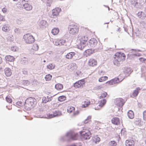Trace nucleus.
<instances>
[{
  "label": "nucleus",
  "instance_id": "obj_1",
  "mask_svg": "<svg viewBox=\"0 0 146 146\" xmlns=\"http://www.w3.org/2000/svg\"><path fill=\"white\" fill-rule=\"evenodd\" d=\"M125 55L124 53L121 52L116 53L113 56V63L114 65H119V62L125 60Z\"/></svg>",
  "mask_w": 146,
  "mask_h": 146
},
{
  "label": "nucleus",
  "instance_id": "obj_2",
  "mask_svg": "<svg viewBox=\"0 0 146 146\" xmlns=\"http://www.w3.org/2000/svg\"><path fill=\"white\" fill-rule=\"evenodd\" d=\"M25 107L28 110L34 106L36 103V100L34 98L30 97L28 98L25 102Z\"/></svg>",
  "mask_w": 146,
  "mask_h": 146
},
{
  "label": "nucleus",
  "instance_id": "obj_3",
  "mask_svg": "<svg viewBox=\"0 0 146 146\" xmlns=\"http://www.w3.org/2000/svg\"><path fill=\"white\" fill-rule=\"evenodd\" d=\"M24 41L27 43L32 44L35 41L34 37L31 34L27 33L23 36Z\"/></svg>",
  "mask_w": 146,
  "mask_h": 146
},
{
  "label": "nucleus",
  "instance_id": "obj_4",
  "mask_svg": "<svg viewBox=\"0 0 146 146\" xmlns=\"http://www.w3.org/2000/svg\"><path fill=\"white\" fill-rule=\"evenodd\" d=\"M78 134L75 133L74 131H71L68 132L66 135V137L69 139L68 141L70 140H76L78 139Z\"/></svg>",
  "mask_w": 146,
  "mask_h": 146
},
{
  "label": "nucleus",
  "instance_id": "obj_5",
  "mask_svg": "<svg viewBox=\"0 0 146 146\" xmlns=\"http://www.w3.org/2000/svg\"><path fill=\"white\" fill-rule=\"evenodd\" d=\"M80 133L81 135L82 138L84 139H89L91 137V134L90 132L88 130L81 131L80 132Z\"/></svg>",
  "mask_w": 146,
  "mask_h": 146
},
{
  "label": "nucleus",
  "instance_id": "obj_6",
  "mask_svg": "<svg viewBox=\"0 0 146 146\" xmlns=\"http://www.w3.org/2000/svg\"><path fill=\"white\" fill-rule=\"evenodd\" d=\"M68 29L70 33L72 35L76 34L78 31L77 26L75 25H70Z\"/></svg>",
  "mask_w": 146,
  "mask_h": 146
},
{
  "label": "nucleus",
  "instance_id": "obj_7",
  "mask_svg": "<svg viewBox=\"0 0 146 146\" xmlns=\"http://www.w3.org/2000/svg\"><path fill=\"white\" fill-rule=\"evenodd\" d=\"M61 112L59 111H55L52 113H48L47 114V118L50 119L55 117H58L61 115Z\"/></svg>",
  "mask_w": 146,
  "mask_h": 146
},
{
  "label": "nucleus",
  "instance_id": "obj_8",
  "mask_svg": "<svg viewBox=\"0 0 146 146\" xmlns=\"http://www.w3.org/2000/svg\"><path fill=\"white\" fill-rule=\"evenodd\" d=\"M114 102L116 105L121 107L123 106L125 103L124 100L121 98L116 99Z\"/></svg>",
  "mask_w": 146,
  "mask_h": 146
},
{
  "label": "nucleus",
  "instance_id": "obj_9",
  "mask_svg": "<svg viewBox=\"0 0 146 146\" xmlns=\"http://www.w3.org/2000/svg\"><path fill=\"white\" fill-rule=\"evenodd\" d=\"M131 3L132 6L135 7L140 8L141 7V4L139 3V0H131Z\"/></svg>",
  "mask_w": 146,
  "mask_h": 146
},
{
  "label": "nucleus",
  "instance_id": "obj_10",
  "mask_svg": "<svg viewBox=\"0 0 146 146\" xmlns=\"http://www.w3.org/2000/svg\"><path fill=\"white\" fill-rule=\"evenodd\" d=\"M85 83V81L84 79H82L76 82L74 84V87L76 88H79L82 87L83 85Z\"/></svg>",
  "mask_w": 146,
  "mask_h": 146
},
{
  "label": "nucleus",
  "instance_id": "obj_11",
  "mask_svg": "<svg viewBox=\"0 0 146 146\" xmlns=\"http://www.w3.org/2000/svg\"><path fill=\"white\" fill-rule=\"evenodd\" d=\"M97 40L94 38H92L89 41L88 45H89L91 47H95L97 45Z\"/></svg>",
  "mask_w": 146,
  "mask_h": 146
},
{
  "label": "nucleus",
  "instance_id": "obj_12",
  "mask_svg": "<svg viewBox=\"0 0 146 146\" xmlns=\"http://www.w3.org/2000/svg\"><path fill=\"white\" fill-rule=\"evenodd\" d=\"M88 65L90 66L94 67L97 65V61L95 59L91 58L88 61Z\"/></svg>",
  "mask_w": 146,
  "mask_h": 146
},
{
  "label": "nucleus",
  "instance_id": "obj_13",
  "mask_svg": "<svg viewBox=\"0 0 146 146\" xmlns=\"http://www.w3.org/2000/svg\"><path fill=\"white\" fill-rule=\"evenodd\" d=\"M122 80L120 81L118 78H115L107 82L106 83L110 85H113L119 83Z\"/></svg>",
  "mask_w": 146,
  "mask_h": 146
},
{
  "label": "nucleus",
  "instance_id": "obj_14",
  "mask_svg": "<svg viewBox=\"0 0 146 146\" xmlns=\"http://www.w3.org/2000/svg\"><path fill=\"white\" fill-rule=\"evenodd\" d=\"M61 9L57 7L52 10V14L53 16H57L58 15L59 13L61 11Z\"/></svg>",
  "mask_w": 146,
  "mask_h": 146
},
{
  "label": "nucleus",
  "instance_id": "obj_15",
  "mask_svg": "<svg viewBox=\"0 0 146 146\" xmlns=\"http://www.w3.org/2000/svg\"><path fill=\"white\" fill-rule=\"evenodd\" d=\"M86 42L80 41L78 45V48L81 50H82L86 47Z\"/></svg>",
  "mask_w": 146,
  "mask_h": 146
},
{
  "label": "nucleus",
  "instance_id": "obj_16",
  "mask_svg": "<svg viewBox=\"0 0 146 146\" xmlns=\"http://www.w3.org/2000/svg\"><path fill=\"white\" fill-rule=\"evenodd\" d=\"M23 7L24 9L27 11H30L33 8L32 6L28 3L23 4Z\"/></svg>",
  "mask_w": 146,
  "mask_h": 146
},
{
  "label": "nucleus",
  "instance_id": "obj_17",
  "mask_svg": "<svg viewBox=\"0 0 146 146\" xmlns=\"http://www.w3.org/2000/svg\"><path fill=\"white\" fill-rule=\"evenodd\" d=\"M52 97H43L42 98V101L43 103H46V102L51 101L52 99Z\"/></svg>",
  "mask_w": 146,
  "mask_h": 146
},
{
  "label": "nucleus",
  "instance_id": "obj_18",
  "mask_svg": "<svg viewBox=\"0 0 146 146\" xmlns=\"http://www.w3.org/2000/svg\"><path fill=\"white\" fill-rule=\"evenodd\" d=\"M135 144L134 141L132 140H127L125 141L126 146H133Z\"/></svg>",
  "mask_w": 146,
  "mask_h": 146
},
{
  "label": "nucleus",
  "instance_id": "obj_19",
  "mask_svg": "<svg viewBox=\"0 0 146 146\" xmlns=\"http://www.w3.org/2000/svg\"><path fill=\"white\" fill-rule=\"evenodd\" d=\"M5 58L7 62H13L15 60L14 57L10 55L6 56Z\"/></svg>",
  "mask_w": 146,
  "mask_h": 146
},
{
  "label": "nucleus",
  "instance_id": "obj_20",
  "mask_svg": "<svg viewBox=\"0 0 146 146\" xmlns=\"http://www.w3.org/2000/svg\"><path fill=\"white\" fill-rule=\"evenodd\" d=\"M4 71L5 75L7 76H10L12 74L11 69L9 68H6L4 70Z\"/></svg>",
  "mask_w": 146,
  "mask_h": 146
},
{
  "label": "nucleus",
  "instance_id": "obj_21",
  "mask_svg": "<svg viewBox=\"0 0 146 146\" xmlns=\"http://www.w3.org/2000/svg\"><path fill=\"white\" fill-rule=\"evenodd\" d=\"M10 25L7 24L3 26L2 28V30L6 32H9L10 30Z\"/></svg>",
  "mask_w": 146,
  "mask_h": 146
},
{
  "label": "nucleus",
  "instance_id": "obj_22",
  "mask_svg": "<svg viewBox=\"0 0 146 146\" xmlns=\"http://www.w3.org/2000/svg\"><path fill=\"white\" fill-rule=\"evenodd\" d=\"M131 72V69L130 68H125L124 73L126 76H128Z\"/></svg>",
  "mask_w": 146,
  "mask_h": 146
},
{
  "label": "nucleus",
  "instance_id": "obj_23",
  "mask_svg": "<svg viewBox=\"0 0 146 146\" xmlns=\"http://www.w3.org/2000/svg\"><path fill=\"white\" fill-rule=\"evenodd\" d=\"M39 24V26L41 27H46L47 25L46 21L44 20L40 21Z\"/></svg>",
  "mask_w": 146,
  "mask_h": 146
},
{
  "label": "nucleus",
  "instance_id": "obj_24",
  "mask_svg": "<svg viewBox=\"0 0 146 146\" xmlns=\"http://www.w3.org/2000/svg\"><path fill=\"white\" fill-rule=\"evenodd\" d=\"M111 122L113 124L117 125L119 123V119L117 117H113L111 119Z\"/></svg>",
  "mask_w": 146,
  "mask_h": 146
},
{
  "label": "nucleus",
  "instance_id": "obj_25",
  "mask_svg": "<svg viewBox=\"0 0 146 146\" xmlns=\"http://www.w3.org/2000/svg\"><path fill=\"white\" fill-rule=\"evenodd\" d=\"M78 39H79L80 41L86 42L88 40L87 36L86 37L85 36H82L81 37H78Z\"/></svg>",
  "mask_w": 146,
  "mask_h": 146
},
{
  "label": "nucleus",
  "instance_id": "obj_26",
  "mask_svg": "<svg viewBox=\"0 0 146 146\" xmlns=\"http://www.w3.org/2000/svg\"><path fill=\"white\" fill-rule=\"evenodd\" d=\"M75 53L74 52H71L68 53L66 55V58L68 59H71L74 56Z\"/></svg>",
  "mask_w": 146,
  "mask_h": 146
},
{
  "label": "nucleus",
  "instance_id": "obj_27",
  "mask_svg": "<svg viewBox=\"0 0 146 146\" xmlns=\"http://www.w3.org/2000/svg\"><path fill=\"white\" fill-rule=\"evenodd\" d=\"M94 50L92 49H88L85 50V52L86 53V55L87 56H88L90 55L91 54H92L94 52Z\"/></svg>",
  "mask_w": 146,
  "mask_h": 146
},
{
  "label": "nucleus",
  "instance_id": "obj_28",
  "mask_svg": "<svg viewBox=\"0 0 146 146\" xmlns=\"http://www.w3.org/2000/svg\"><path fill=\"white\" fill-rule=\"evenodd\" d=\"M99 102L98 106L101 108L105 105L106 102V100L105 99H102Z\"/></svg>",
  "mask_w": 146,
  "mask_h": 146
},
{
  "label": "nucleus",
  "instance_id": "obj_29",
  "mask_svg": "<svg viewBox=\"0 0 146 146\" xmlns=\"http://www.w3.org/2000/svg\"><path fill=\"white\" fill-rule=\"evenodd\" d=\"M127 115L129 118L132 119L134 118V114L132 111L129 110L127 112Z\"/></svg>",
  "mask_w": 146,
  "mask_h": 146
},
{
  "label": "nucleus",
  "instance_id": "obj_30",
  "mask_svg": "<svg viewBox=\"0 0 146 146\" xmlns=\"http://www.w3.org/2000/svg\"><path fill=\"white\" fill-rule=\"evenodd\" d=\"M93 142L96 143H98L100 140V138L98 136H94L93 138Z\"/></svg>",
  "mask_w": 146,
  "mask_h": 146
},
{
  "label": "nucleus",
  "instance_id": "obj_31",
  "mask_svg": "<svg viewBox=\"0 0 146 146\" xmlns=\"http://www.w3.org/2000/svg\"><path fill=\"white\" fill-rule=\"evenodd\" d=\"M20 62L23 64H26L28 63V59L26 58L23 57L21 59Z\"/></svg>",
  "mask_w": 146,
  "mask_h": 146
},
{
  "label": "nucleus",
  "instance_id": "obj_32",
  "mask_svg": "<svg viewBox=\"0 0 146 146\" xmlns=\"http://www.w3.org/2000/svg\"><path fill=\"white\" fill-rule=\"evenodd\" d=\"M55 88L58 90H62L63 88L62 85L60 84H58L55 85Z\"/></svg>",
  "mask_w": 146,
  "mask_h": 146
},
{
  "label": "nucleus",
  "instance_id": "obj_33",
  "mask_svg": "<svg viewBox=\"0 0 146 146\" xmlns=\"http://www.w3.org/2000/svg\"><path fill=\"white\" fill-rule=\"evenodd\" d=\"M55 67V64L53 63H50L46 66V67L48 69L50 70L54 69Z\"/></svg>",
  "mask_w": 146,
  "mask_h": 146
},
{
  "label": "nucleus",
  "instance_id": "obj_34",
  "mask_svg": "<svg viewBox=\"0 0 146 146\" xmlns=\"http://www.w3.org/2000/svg\"><path fill=\"white\" fill-rule=\"evenodd\" d=\"M140 90V89L139 88H137L135 90L133 93V95L134 97L137 96L139 92V91Z\"/></svg>",
  "mask_w": 146,
  "mask_h": 146
},
{
  "label": "nucleus",
  "instance_id": "obj_35",
  "mask_svg": "<svg viewBox=\"0 0 146 146\" xmlns=\"http://www.w3.org/2000/svg\"><path fill=\"white\" fill-rule=\"evenodd\" d=\"M59 32V29L58 28H54L52 30V33L54 35L57 34Z\"/></svg>",
  "mask_w": 146,
  "mask_h": 146
},
{
  "label": "nucleus",
  "instance_id": "obj_36",
  "mask_svg": "<svg viewBox=\"0 0 146 146\" xmlns=\"http://www.w3.org/2000/svg\"><path fill=\"white\" fill-rule=\"evenodd\" d=\"M75 110V108L73 107L69 106L67 109V111L68 113H71L74 111Z\"/></svg>",
  "mask_w": 146,
  "mask_h": 146
},
{
  "label": "nucleus",
  "instance_id": "obj_37",
  "mask_svg": "<svg viewBox=\"0 0 146 146\" xmlns=\"http://www.w3.org/2000/svg\"><path fill=\"white\" fill-rule=\"evenodd\" d=\"M90 104V102L87 100L86 101H85L83 104L82 105V107L83 108H85L88 106Z\"/></svg>",
  "mask_w": 146,
  "mask_h": 146
},
{
  "label": "nucleus",
  "instance_id": "obj_38",
  "mask_svg": "<svg viewBox=\"0 0 146 146\" xmlns=\"http://www.w3.org/2000/svg\"><path fill=\"white\" fill-rule=\"evenodd\" d=\"M66 99V97L64 96H60L58 98V100L60 102H62Z\"/></svg>",
  "mask_w": 146,
  "mask_h": 146
},
{
  "label": "nucleus",
  "instance_id": "obj_39",
  "mask_svg": "<svg viewBox=\"0 0 146 146\" xmlns=\"http://www.w3.org/2000/svg\"><path fill=\"white\" fill-rule=\"evenodd\" d=\"M52 77V75L49 74L46 76L45 78L46 81H49L51 79Z\"/></svg>",
  "mask_w": 146,
  "mask_h": 146
},
{
  "label": "nucleus",
  "instance_id": "obj_40",
  "mask_svg": "<svg viewBox=\"0 0 146 146\" xmlns=\"http://www.w3.org/2000/svg\"><path fill=\"white\" fill-rule=\"evenodd\" d=\"M66 42V40H59V42L60 43V46L62 45H64Z\"/></svg>",
  "mask_w": 146,
  "mask_h": 146
},
{
  "label": "nucleus",
  "instance_id": "obj_41",
  "mask_svg": "<svg viewBox=\"0 0 146 146\" xmlns=\"http://www.w3.org/2000/svg\"><path fill=\"white\" fill-rule=\"evenodd\" d=\"M108 78L107 76H104L101 77L99 79V81L100 82H102L107 80Z\"/></svg>",
  "mask_w": 146,
  "mask_h": 146
},
{
  "label": "nucleus",
  "instance_id": "obj_42",
  "mask_svg": "<svg viewBox=\"0 0 146 146\" xmlns=\"http://www.w3.org/2000/svg\"><path fill=\"white\" fill-rule=\"evenodd\" d=\"M144 15V13L142 12H139L137 13L138 17L140 18H143Z\"/></svg>",
  "mask_w": 146,
  "mask_h": 146
},
{
  "label": "nucleus",
  "instance_id": "obj_43",
  "mask_svg": "<svg viewBox=\"0 0 146 146\" xmlns=\"http://www.w3.org/2000/svg\"><path fill=\"white\" fill-rule=\"evenodd\" d=\"M107 95V93L106 92H104L103 93H102L101 96L99 97L100 99L103 98L104 97H105Z\"/></svg>",
  "mask_w": 146,
  "mask_h": 146
},
{
  "label": "nucleus",
  "instance_id": "obj_44",
  "mask_svg": "<svg viewBox=\"0 0 146 146\" xmlns=\"http://www.w3.org/2000/svg\"><path fill=\"white\" fill-rule=\"evenodd\" d=\"M21 30L19 28H15L14 29V32L17 34H19L21 33Z\"/></svg>",
  "mask_w": 146,
  "mask_h": 146
},
{
  "label": "nucleus",
  "instance_id": "obj_45",
  "mask_svg": "<svg viewBox=\"0 0 146 146\" xmlns=\"http://www.w3.org/2000/svg\"><path fill=\"white\" fill-rule=\"evenodd\" d=\"M116 142L114 141H111L109 143L110 146H116Z\"/></svg>",
  "mask_w": 146,
  "mask_h": 146
},
{
  "label": "nucleus",
  "instance_id": "obj_46",
  "mask_svg": "<svg viewBox=\"0 0 146 146\" xmlns=\"http://www.w3.org/2000/svg\"><path fill=\"white\" fill-rule=\"evenodd\" d=\"M32 49L35 50H38V45L36 44H35L32 47Z\"/></svg>",
  "mask_w": 146,
  "mask_h": 146
},
{
  "label": "nucleus",
  "instance_id": "obj_47",
  "mask_svg": "<svg viewBox=\"0 0 146 146\" xmlns=\"http://www.w3.org/2000/svg\"><path fill=\"white\" fill-rule=\"evenodd\" d=\"M6 100L7 102L9 103H11L12 102V100L9 96H7L6 98Z\"/></svg>",
  "mask_w": 146,
  "mask_h": 146
},
{
  "label": "nucleus",
  "instance_id": "obj_48",
  "mask_svg": "<svg viewBox=\"0 0 146 146\" xmlns=\"http://www.w3.org/2000/svg\"><path fill=\"white\" fill-rule=\"evenodd\" d=\"M29 82L27 80H23V84L24 85L27 86L29 85Z\"/></svg>",
  "mask_w": 146,
  "mask_h": 146
},
{
  "label": "nucleus",
  "instance_id": "obj_49",
  "mask_svg": "<svg viewBox=\"0 0 146 146\" xmlns=\"http://www.w3.org/2000/svg\"><path fill=\"white\" fill-rule=\"evenodd\" d=\"M91 116H88L87 117V118L85 120V121L84 122L85 123V124L87 123L88 122V121H90V120L91 119Z\"/></svg>",
  "mask_w": 146,
  "mask_h": 146
},
{
  "label": "nucleus",
  "instance_id": "obj_50",
  "mask_svg": "<svg viewBox=\"0 0 146 146\" xmlns=\"http://www.w3.org/2000/svg\"><path fill=\"white\" fill-rule=\"evenodd\" d=\"M143 118L144 120L146 121V110L143 112Z\"/></svg>",
  "mask_w": 146,
  "mask_h": 146
},
{
  "label": "nucleus",
  "instance_id": "obj_51",
  "mask_svg": "<svg viewBox=\"0 0 146 146\" xmlns=\"http://www.w3.org/2000/svg\"><path fill=\"white\" fill-rule=\"evenodd\" d=\"M11 50L13 51H16L17 49V47L16 46H12L11 47Z\"/></svg>",
  "mask_w": 146,
  "mask_h": 146
},
{
  "label": "nucleus",
  "instance_id": "obj_52",
  "mask_svg": "<svg viewBox=\"0 0 146 146\" xmlns=\"http://www.w3.org/2000/svg\"><path fill=\"white\" fill-rule=\"evenodd\" d=\"M23 73L25 75H27L28 74L27 70L26 69L24 68L23 70Z\"/></svg>",
  "mask_w": 146,
  "mask_h": 146
},
{
  "label": "nucleus",
  "instance_id": "obj_53",
  "mask_svg": "<svg viewBox=\"0 0 146 146\" xmlns=\"http://www.w3.org/2000/svg\"><path fill=\"white\" fill-rule=\"evenodd\" d=\"M5 20V19L4 16L0 14V21H4Z\"/></svg>",
  "mask_w": 146,
  "mask_h": 146
},
{
  "label": "nucleus",
  "instance_id": "obj_54",
  "mask_svg": "<svg viewBox=\"0 0 146 146\" xmlns=\"http://www.w3.org/2000/svg\"><path fill=\"white\" fill-rule=\"evenodd\" d=\"M5 38L6 40L8 41H11V37L10 36H8Z\"/></svg>",
  "mask_w": 146,
  "mask_h": 146
},
{
  "label": "nucleus",
  "instance_id": "obj_55",
  "mask_svg": "<svg viewBox=\"0 0 146 146\" xmlns=\"http://www.w3.org/2000/svg\"><path fill=\"white\" fill-rule=\"evenodd\" d=\"M54 44L56 45L60 46V43L59 42V40H56V41Z\"/></svg>",
  "mask_w": 146,
  "mask_h": 146
},
{
  "label": "nucleus",
  "instance_id": "obj_56",
  "mask_svg": "<svg viewBox=\"0 0 146 146\" xmlns=\"http://www.w3.org/2000/svg\"><path fill=\"white\" fill-rule=\"evenodd\" d=\"M16 23L19 25L21 24V21L20 19H17L16 20Z\"/></svg>",
  "mask_w": 146,
  "mask_h": 146
},
{
  "label": "nucleus",
  "instance_id": "obj_57",
  "mask_svg": "<svg viewBox=\"0 0 146 146\" xmlns=\"http://www.w3.org/2000/svg\"><path fill=\"white\" fill-rule=\"evenodd\" d=\"M79 113V111L78 110H77L76 111H75L74 113H73V115L74 116H76L77 115H78Z\"/></svg>",
  "mask_w": 146,
  "mask_h": 146
},
{
  "label": "nucleus",
  "instance_id": "obj_58",
  "mask_svg": "<svg viewBox=\"0 0 146 146\" xmlns=\"http://www.w3.org/2000/svg\"><path fill=\"white\" fill-rule=\"evenodd\" d=\"M7 9L5 8H3L2 9V11L4 13H5L7 12Z\"/></svg>",
  "mask_w": 146,
  "mask_h": 146
},
{
  "label": "nucleus",
  "instance_id": "obj_59",
  "mask_svg": "<svg viewBox=\"0 0 146 146\" xmlns=\"http://www.w3.org/2000/svg\"><path fill=\"white\" fill-rule=\"evenodd\" d=\"M139 60L142 62H144V63H145V58H140L139 59Z\"/></svg>",
  "mask_w": 146,
  "mask_h": 146
},
{
  "label": "nucleus",
  "instance_id": "obj_60",
  "mask_svg": "<svg viewBox=\"0 0 146 146\" xmlns=\"http://www.w3.org/2000/svg\"><path fill=\"white\" fill-rule=\"evenodd\" d=\"M21 2L22 4L23 5V4H25V3H26V2H27V0H20V3Z\"/></svg>",
  "mask_w": 146,
  "mask_h": 146
},
{
  "label": "nucleus",
  "instance_id": "obj_61",
  "mask_svg": "<svg viewBox=\"0 0 146 146\" xmlns=\"http://www.w3.org/2000/svg\"><path fill=\"white\" fill-rule=\"evenodd\" d=\"M139 54L137 53V54H131L132 56L134 57L135 56H139L140 55Z\"/></svg>",
  "mask_w": 146,
  "mask_h": 146
},
{
  "label": "nucleus",
  "instance_id": "obj_62",
  "mask_svg": "<svg viewBox=\"0 0 146 146\" xmlns=\"http://www.w3.org/2000/svg\"><path fill=\"white\" fill-rule=\"evenodd\" d=\"M22 102H17L16 103L17 105L19 106H21L22 105Z\"/></svg>",
  "mask_w": 146,
  "mask_h": 146
},
{
  "label": "nucleus",
  "instance_id": "obj_63",
  "mask_svg": "<svg viewBox=\"0 0 146 146\" xmlns=\"http://www.w3.org/2000/svg\"><path fill=\"white\" fill-rule=\"evenodd\" d=\"M145 72L144 75H143V73L142 74V76H146V68L145 69Z\"/></svg>",
  "mask_w": 146,
  "mask_h": 146
},
{
  "label": "nucleus",
  "instance_id": "obj_64",
  "mask_svg": "<svg viewBox=\"0 0 146 146\" xmlns=\"http://www.w3.org/2000/svg\"><path fill=\"white\" fill-rule=\"evenodd\" d=\"M132 50H135V52H136L137 51V52H141V50H133V49H132Z\"/></svg>",
  "mask_w": 146,
  "mask_h": 146
}]
</instances>
